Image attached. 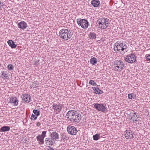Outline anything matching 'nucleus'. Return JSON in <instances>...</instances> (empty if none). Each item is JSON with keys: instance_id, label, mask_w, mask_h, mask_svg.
Here are the masks:
<instances>
[{"instance_id": "1", "label": "nucleus", "mask_w": 150, "mask_h": 150, "mask_svg": "<svg viewBox=\"0 0 150 150\" xmlns=\"http://www.w3.org/2000/svg\"><path fill=\"white\" fill-rule=\"evenodd\" d=\"M59 36L63 39L68 40L70 39L73 35L71 31L67 29H63L59 32Z\"/></svg>"}, {"instance_id": "2", "label": "nucleus", "mask_w": 150, "mask_h": 150, "mask_svg": "<svg viewBox=\"0 0 150 150\" xmlns=\"http://www.w3.org/2000/svg\"><path fill=\"white\" fill-rule=\"evenodd\" d=\"M109 19L107 18H101L98 20L97 22L99 25V28L102 29H106L110 24L109 22Z\"/></svg>"}, {"instance_id": "3", "label": "nucleus", "mask_w": 150, "mask_h": 150, "mask_svg": "<svg viewBox=\"0 0 150 150\" xmlns=\"http://www.w3.org/2000/svg\"><path fill=\"white\" fill-rule=\"evenodd\" d=\"M113 66L115 71L120 72L124 69V64L121 60H117L114 62Z\"/></svg>"}, {"instance_id": "4", "label": "nucleus", "mask_w": 150, "mask_h": 150, "mask_svg": "<svg viewBox=\"0 0 150 150\" xmlns=\"http://www.w3.org/2000/svg\"><path fill=\"white\" fill-rule=\"evenodd\" d=\"M76 22L78 24L81 26L83 28H86L88 27V22L86 19L81 18H78L76 20Z\"/></svg>"}, {"instance_id": "5", "label": "nucleus", "mask_w": 150, "mask_h": 150, "mask_svg": "<svg viewBox=\"0 0 150 150\" xmlns=\"http://www.w3.org/2000/svg\"><path fill=\"white\" fill-rule=\"evenodd\" d=\"M124 59L126 62L128 63H133L136 59V57L134 54H130L124 57Z\"/></svg>"}, {"instance_id": "6", "label": "nucleus", "mask_w": 150, "mask_h": 150, "mask_svg": "<svg viewBox=\"0 0 150 150\" xmlns=\"http://www.w3.org/2000/svg\"><path fill=\"white\" fill-rule=\"evenodd\" d=\"M46 131H43L41 135H38L37 137V141L40 144H44V139L46 137Z\"/></svg>"}, {"instance_id": "7", "label": "nucleus", "mask_w": 150, "mask_h": 150, "mask_svg": "<svg viewBox=\"0 0 150 150\" xmlns=\"http://www.w3.org/2000/svg\"><path fill=\"white\" fill-rule=\"evenodd\" d=\"M52 107L54 112L57 113L60 112L62 109V105L59 103H53Z\"/></svg>"}, {"instance_id": "8", "label": "nucleus", "mask_w": 150, "mask_h": 150, "mask_svg": "<svg viewBox=\"0 0 150 150\" xmlns=\"http://www.w3.org/2000/svg\"><path fill=\"white\" fill-rule=\"evenodd\" d=\"M67 130L68 133L72 135H76L77 132L76 128L74 126L71 125H68Z\"/></svg>"}, {"instance_id": "9", "label": "nucleus", "mask_w": 150, "mask_h": 150, "mask_svg": "<svg viewBox=\"0 0 150 150\" xmlns=\"http://www.w3.org/2000/svg\"><path fill=\"white\" fill-rule=\"evenodd\" d=\"M128 41L125 42V41H117L114 44V46L115 47H124V46L128 47L129 46V44Z\"/></svg>"}, {"instance_id": "10", "label": "nucleus", "mask_w": 150, "mask_h": 150, "mask_svg": "<svg viewBox=\"0 0 150 150\" xmlns=\"http://www.w3.org/2000/svg\"><path fill=\"white\" fill-rule=\"evenodd\" d=\"M133 134L134 133L129 130H126L124 133L125 138L127 139H133L134 137Z\"/></svg>"}, {"instance_id": "11", "label": "nucleus", "mask_w": 150, "mask_h": 150, "mask_svg": "<svg viewBox=\"0 0 150 150\" xmlns=\"http://www.w3.org/2000/svg\"><path fill=\"white\" fill-rule=\"evenodd\" d=\"M94 107L98 110L102 112H104L105 109V106L103 104H95L94 105Z\"/></svg>"}, {"instance_id": "12", "label": "nucleus", "mask_w": 150, "mask_h": 150, "mask_svg": "<svg viewBox=\"0 0 150 150\" xmlns=\"http://www.w3.org/2000/svg\"><path fill=\"white\" fill-rule=\"evenodd\" d=\"M73 116L74 118L72 119L71 121H75L77 122H79V121L81 120V115H79L77 111H75V114Z\"/></svg>"}, {"instance_id": "13", "label": "nucleus", "mask_w": 150, "mask_h": 150, "mask_svg": "<svg viewBox=\"0 0 150 150\" xmlns=\"http://www.w3.org/2000/svg\"><path fill=\"white\" fill-rule=\"evenodd\" d=\"M75 112V111L73 110H71L69 111L67 114V117L71 121L72 120V119L74 118V115Z\"/></svg>"}, {"instance_id": "14", "label": "nucleus", "mask_w": 150, "mask_h": 150, "mask_svg": "<svg viewBox=\"0 0 150 150\" xmlns=\"http://www.w3.org/2000/svg\"><path fill=\"white\" fill-rule=\"evenodd\" d=\"M18 100L17 98L14 96L11 97L10 98V102L15 106L17 105H18Z\"/></svg>"}, {"instance_id": "15", "label": "nucleus", "mask_w": 150, "mask_h": 150, "mask_svg": "<svg viewBox=\"0 0 150 150\" xmlns=\"http://www.w3.org/2000/svg\"><path fill=\"white\" fill-rule=\"evenodd\" d=\"M45 144L47 145H52L55 142L51 138H47L45 139Z\"/></svg>"}, {"instance_id": "16", "label": "nucleus", "mask_w": 150, "mask_h": 150, "mask_svg": "<svg viewBox=\"0 0 150 150\" xmlns=\"http://www.w3.org/2000/svg\"><path fill=\"white\" fill-rule=\"evenodd\" d=\"M18 26L19 28L24 30L27 27V24L24 21H21L18 23Z\"/></svg>"}, {"instance_id": "17", "label": "nucleus", "mask_w": 150, "mask_h": 150, "mask_svg": "<svg viewBox=\"0 0 150 150\" xmlns=\"http://www.w3.org/2000/svg\"><path fill=\"white\" fill-rule=\"evenodd\" d=\"M22 98L23 99L25 100V102L28 103L30 102L31 101V97L28 94H23L22 96Z\"/></svg>"}, {"instance_id": "18", "label": "nucleus", "mask_w": 150, "mask_h": 150, "mask_svg": "<svg viewBox=\"0 0 150 150\" xmlns=\"http://www.w3.org/2000/svg\"><path fill=\"white\" fill-rule=\"evenodd\" d=\"M91 3L94 7H97L99 6L100 4V2L99 0H92Z\"/></svg>"}, {"instance_id": "19", "label": "nucleus", "mask_w": 150, "mask_h": 150, "mask_svg": "<svg viewBox=\"0 0 150 150\" xmlns=\"http://www.w3.org/2000/svg\"><path fill=\"white\" fill-rule=\"evenodd\" d=\"M52 138L55 141V140L59 139V135L56 132H52L51 135Z\"/></svg>"}, {"instance_id": "20", "label": "nucleus", "mask_w": 150, "mask_h": 150, "mask_svg": "<svg viewBox=\"0 0 150 150\" xmlns=\"http://www.w3.org/2000/svg\"><path fill=\"white\" fill-rule=\"evenodd\" d=\"M114 50L121 54H124V52L123 51L125 48L124 47H114Z\"/></svg>"}, {"instance_id": "21", "label": "nucleus", "mask_w": 150, "mask_h": 150, "mask_svg": "<svg viewBox=\"0 0 150 150\" xmlns=\"http://www.w3.org/2000/svg\"><path fill=\"white\" fill-rule=\"evenodd\" d=\"M92 88L94 91V93L96 94H102L103 93V91L99 89L98 87H92Z\"/></svg>"}, {"instance_id": "22", "label": "nucleus", "mask_w": 150, "mask_h": 150, "mask_svg": "<svg viewBox=\"0 0 150 150\" xmlns=\"http://www.w3.org/2000/svg\"><path fill=\"white\" fill-rule=\"evenodd\" d=\"M10 129V127L8 126H5L1 127L0 129V132H7L9 131Z\"/></svg>"}, {"instance_id": "23", "label": "nucleus", "mask_w": 150, "mask_h": 150, "mask_svg": "<svg viewBox=\"0 0 150 150\" xmlns=\"http://www.w3.org/2000/svg\"><path fill=\"white\" fill-rule=\"evenodd\" d=\"M7 42L10 47H16L17 45L12 40H8Z\"/></svg>"}, {"instance_id": "24", "label": "nucleus", "mask_w": 150, "mask_h": 150, "mask_svg": "<svg viewBox=\"0 0 150 150\" xmlns=\"http://www.w3.org/2000/svg\"><path fill=\"white\" fill-rule=\"evenodd\" d=\"M1 76L4 80L7 79L8 78L6 72H3Z\"/></svg>"}, {"instance_id": "25", "label": "nucleus", "mask_w": 150, "mask_h": 150, "mask_svg": "<svg viewBox=\"0 0 150 150\" xmlns=\"http://www.w3.org/2000/svg\"><path fill=\"white\" fill-rule=\"evenodd\" d=\"M91 63L93 65H95L97 64V59L95 57L91 58L90 60Z\"/></svg>"}, {"instance_id": "26", "label": "nucleus", "mask_w": 150, "mask_h": 150, "mask_svg": "<svg viewBox=\"0 0 150 150\" xmlns=\"http://www.w3.org/2000/svg\"><path fill=\"white\" fill-rule=\"evenodd\" d=\"M89 36L91 39H94L96 38V34L94 33H90Z\"/></svg>"}, {"instance_id": "27", "label": "nucleus", "mask_w": 150, "mask_h": 150, "mask_svg": "<svg viewBox=\"0 0 150 150\" xmlns=\"http://www.w3.org/2000/svg\"><path fill=\"white\" fill-rule=\"evenodd\" d=\"M100 135L99 134H97L93 136V139L94 140H97L99 139Z\"/></svg>"}, {"instance_id": "28", "label": "nucleus", "mask_w": 150, "mask_h": 150, "mask_svg": "<svg viewBox=\"0 0 150 150\" xmlns=\"http://www.w3.org/2000/svg\"><path fill=\"white\" fill-rule=\"evenodd\" d=\"M89 83L93 86H96L97 84L93 80H90L89 82Z\"/></svg>"}, {"instance_id": "29", "label": "nucleus", "mask_w": 150, "mask_h": 150, "mask_svg": "<svg viewBox=\"0 0 150 150\" xmlns=\"http://www.w3.org/2000/svg\"><path fill=\"white\" fill-rule=\"evenodd\" d=\"M33 112L37 116H39L40 114V111L38 110H34L33 111Z\"/></svg>"}, {"instance_id": "30", "label": "nucleus", "mask_w": 150, "mask_h": 150, "mask_svg": "<svg viewBox=\"0 0 150 150\" xmlns=\"http://www.w3.org/2000/svg\"><path fill=\"white\" fill-rule=\"evenodd\" d=\"M37 116L36 115H35L33 114H32L30 119L33 120H35L37 118Z\"/></svg>"}, {"instance_id": "31", "label": "nucleus", "mask_w": 150, "mask_h": 150, "mask_svg": "<svg viewBox=\"0 0 150 150\" xmlns=\"http://www.w3.org/2000/svg\"><path fill=\"white\" fill-rule=\"evenodd\" d=\"M134 95L133 93L129 94L128 95V97L129 99H132V98H134Z\"/></svg>"}, {"instance_id": "32", "label": "nucleus", "mask_w": 150, "mask_h": 150, "mask_svg": "<svg viewBox=\"0 0 150 150\" xmlns=\"http://www.w3.org/2000/svg\"><path fill=\"white\" fill-rule=\"evenodd\" d=\"M9 70H11L13 68V67L11 64H8L7 66Z\"/></svg>"}, {"instance_id": "33", "label": "nucleus", "mask_w": 150, "mask_h": 150, "mask_svg": "<svg viewBox=\"0 0 150 150\" xmlns=\"http://www.w3.org/2000/svg\"><path fill=\"white\" fill-rule=\"evenodd\" d=\"M137 113L136 112H134L133 113V114L132 115H131V118H133L134 117L135 118L137 117Z\"/></svg>"}, {"instance_id": "34", "label": "nucleus", "mask_w": 150, "mask_h": 150, "mask_svg": "<svg viewBox=\"0 0 150 150\" xmlns=\"http://www.w3.org/2000/svg\"><path fill=\"white\" fill-rule=\"evenodd\" d=\"M146 59L147 61H149L150 60V54L148 55V56L146 57Z\"/></svg>"}, {"instance_id": "35", "label": "nucleus", "mask_w": 150, "mask_h": 150, "mask_svg": "<svg viewBox=\"0 0 150 150\" xmlns=\"http://www.w3.org/2000/svg\"><path fill=\"white\" fill-rule=\"evenodd\" d=\"M3 5H4L3 3L0 2V9H2L3 8Z\"/></svg>"}, {"instance_id": "36", "label": "nucleus", "mask_w": 150, "mask_h": 150, "mask_svg": "<svg viewBox=\"0 0 150 150\" xmlns=\"http://www.w3.org/2000/svg\"><path fill=\"white\" fill-rule=\"evenodd\" d=\"M39 60H38L37 61H36L34 63V64L37 66L39 65Z\"/></svg>"}, {"instance_id": "37", "label": "nucleus", "mask_w": 150, "mask_h": 150, "mask_svg": "<svg viewBox=\"0 0 150 150\" xmlns=\"http://www.w3.org/2000/svg\"><path fill=\"white\" fill-rule=\"evenodd\" d=\"M48 147L49 148L48 149V150H54V149H53L52 147H51L50 146Z\"/></svg>"}, {"instance_id": "38", "label": "nucleus", "mask_w": 150, "mask_h": 150, "mask_svg": "<svg viewBox=\"0 0 150 150\" xmlns=\"http://www.w3.org/2000/svg\"><path fill=\"white\" fill-rule=\"evenodd\" d=\"M40 124L39 123H38L37 124V126H39L40 125Z\"/></svg>"}, {"instance_id": "39", "label": "nucleus", "mask_w": 150, "mask_h": 150, "mask_svg": "<svg viewBox=\"0 0 150 150\" xmlns=\"http://www.w3.org/2000/svg\"><path fill=\"white\" fill-rule=\"evenodd\" d=\"M133 120H134L133 119ZM136 120H134V121H135Z\"/></svg>"}]
</instances>
